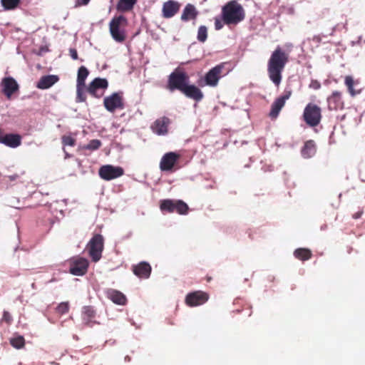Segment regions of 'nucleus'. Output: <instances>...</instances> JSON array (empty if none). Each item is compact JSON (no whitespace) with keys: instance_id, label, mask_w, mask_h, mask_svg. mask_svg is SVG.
<instances>
[{"instance_id":"1a4fd4ad","label":"nucleus","mask_w":365,"mask_h":365,"mask_svg":"<svg viewBox=\"0 0 365 365\" xmlns=\"http://www.w3.org/2000/svg\"><path fill=\"white\" fill-rule=\"evenodd\" d=\"M292 93V89L286 88L283 94L274 100L271 106L270 111L269 113V117L270 118L274 120L278 117L279 112L285 105L286 101L291 97Z\"/></svg>"},{"instance_id":"423d86ee","label":"nucleus","mask_w":365,"mask_h":365,"mask_svg":"<svg viewBox=\"0 0 365 365\" xmlns=\"http://www.w3.org/2000/svg\"><path fill=\"white\" fill-rule=\"evenodd\" d=\"M322 109L317 105L309 103L304 108L303 119L311 127L318 125L322 120Z\"/></svg>"},{"instance_id":"a878e982","label":"nucleus","mask_w":365,"mask_h":365,"mask_svg":"<svg viewBox=\"0 0 365 365\" xmlns=\"http://www.w3.org/2000/svg\"><path fill=\"white\" fill-rule=\"evenodd\" d=\"M294 256L301 261H306L311 259L312 253L309 249L298 248L294 250Z\"/></svg>"},{"instance_id":"ea45409f","label":"nucleus","mask_w":365,"mask_h":365,"mask_svg":"<svg viewBox=\"0 0 365 365\" xmlns=\"http://www.w3.org/2000/svg\"><path fill=\"white\" fill-rule=\"evenodd\" d=\"M309 87L314 90H318L320 88L321 84L317 80H312L309 84Z\"/></svg>"},{"instance_id":"a18cd8bd","label":"nucleus","mask_w":365,"mask_h":365,"mask_svg":"<svg viewBox=\"0 0 365 365\" xmlns=\"http://www.w3.org/2000/svg\"><path fill=\"white\" fill-rule=\"evenodd\" d=\"M64 152H65V154H66V157L65 158H70V155L68 153H66L65 150H64Z\"/></svg>"},{"instance_id":"bb28decb","label":"nucleus","mask_w":365,"mask_h":365,"mask_svg":"<svg viewBox=\"0 0 365 365\" xmlns=\"http://www.w3.org/2000/svg\"><path fill=\"white\" fill-rule=\"evenodd\" d=\"M137 0H120L117 4V9L122 11L131 10L136 4Z\"/></svg>"},{"instance_id":"cd10ccee","label":"nucleus","mask_w":365,"mask_h":365,"mask_svg":"<svg viewBox=\"0 0 365 365\" xmlns=\"http://www.w3.org/2000/svg\"><path fill=\"white\" fill-rule=\"evenodd\" d=\"M88 74V70L83 66H81L78 71L77 85H85L86 79Z\"/></svg>"},{"instance_id":"2f4dec72","label":"nucleus","mask_w":365,"mask_h":365,"mask_svg":"<svg viewBox=\"0 0 365 365\" xmlns=\"http://www.w3.org/2000/svg\"><path fill=\"white\" fill-rule=\"evenodd\" d=\"M344 83L346 86L349 93L354 96L356 95V92L354 89V85L355 83L354 80L352 76H346L344 79Z\"/></svg>"},{"instance_id":"de8ad7c7","label":"nucleus","mask_w":365,"mask_h":365,"mask_svg":"<svg viewBox=\"0 0 365 365\" xmlns=\"http://www.w3.org/2000/svg\"><path fill=\"white\" fill-rule=\"evenodd\" d=\"M334 31V28L331 29V34Z\"/></svg>"},{"instance_id":"20e7f679","label":"nucleus","mask_w":365,"mask_h":365,"mask_svg":"<svg viewBox=\"0 0 365 365\" xmlns=\"http://www.w3.org/2000/svg\"><path fill=\"white\" fill-rule=\"evenodd\" d=\"M128 25L127 19L120 15L114 16L109 24L110 33L112 38L117 42L122 43L126 38L125 28Z\"/></svg>"},{"instance_id":"f257e3e1","label":"nucleus","mask_w":365,"mask_h":365,"mask_svg":"<svg viewBox=\"0 0 365 365\" xmlns=\"http://www.w3.org/2000/svg\"><path fill=\"white\" fill-rule=\"evenodd\" d=\"M190 77L183 70L178 68L172 72L168 79L167 88L170 91L178 90L186 97L195 101H200L204 95L201 90L193 84H190Z\"/></svg>"},{"instance_id":"473e14b6","label":"nucleus","mask_w":365,"mask_h":365,"mask_svg":"<svg viewBox=\"0 0 365 365\" xmlns=\"http://www.w3.org/2000/svg\"><path fill=\"white\" fill-rule=\"evenodd\" d=\"M76 101L77 102H84L86 100V96L85 93V85H76Z\"/></svg>"},{"instance_id":"e433bc0d","label":"nucleus","mask_w":365,"mask_h":365,"mask_svg":"<svg viewBox=\"0 0 365 365\" xmlns=\"http://www.w3.org/2000/svg\"><path fill=\"white\" fill-rule=\"evenodd\" d=\"M61 141L63 146H74L76 145V139L71 135H63L61 138Z\"/></svg>"},{"instance_id":"7c9ffc66","label":"nucleus","mask_w":365,"mask_h":365,"mask_svg":"<svg viewBox=\"0 0 365 365\" xmlns=\"http://www.w3.org/2000/svg\"><path fill=\"white\" fill-rule=\"evenodd\" d=\"M83 315L88 321H91L96 317V311L91 306H86L83 308Z\"/></svg>"},{"instance_id":"f03ea898","label":"nucleus","mask_w":365,"mask_h":365,"mask_svg":"<svg viewBox=\"0 0 365 365\" xmlns=\"http://www.w3.org/2000/svg\"><path fill=\"white\" fill-rule=\"evenodd\" d=\"M289 62V54L277 46L267 62V73L270 81L278 87L282 79V72Z\"/></svg>"},{"instance_id":"393cba45","label":"nucleus","mask_w":365,"mask_h":365,"mask_svg":"<svg viewBox=\"0 0 365 365\" xmlns=\"http://www.w3.org/2000/svg\"><path fill=\"white\" fill-rule=\"evenodd\" d=\"M316 145L314 140H309L305 142L302 148L301 153L304 158L313 157L316 153Z\"/></svg>"},{"instance_id":"412c9836","label":"nucleus","mask_w":365,"mask_h":365,"mask_svg":"<svg viewBox=\"0 0 365 365\" xmlns=\"http://www.w3.org/2000/svg\"><path fill=\"white\" fill-rule=\"evenodd\" d=\"M106 297L113 303L119 305H125L127 302V298L121 292L114 289H108L106 291Z\"/></svg>"},{"instance_id":"c85d7f7f","label":"nucleus","mask_w":365,"mask_h":365,"mask_svg":"<svg viewBox=\"0 0 365 365\" xmlns=\"http://www.w3.org/2000/svg\"><path fill=\"white\" fill-rule=\"evenodd\" d=\"M11 345L16 349H21L25 346V339L22 336H17L10 339Z\"/></svg>"},{"instance_id":"c9c22d12","label":"nucleus","mask_w":365,"mask_h":365,"mask_svg":"<svg viewBox=\"0 0 365 365\" xmlns=\"http://www.w3.org/2000/svg\"><path fill=\"white\" fill-rule=\"evenodd\" d=\"M101 145V142L99 140L94 139L91 140L86 145V149L95 150L98 149Z\"/></svg>"},{"instance_id":"49530a36","label":"nucleus","mask_w":365,"mask_h":365,"mask_svg":"<svg viewBox=\"0 0 365 365\" xmlns=\"http://www.w3.org/2000/svg\"><path fill=\"white\" fill-rule=\"evenodd\" d=\"M207 282H210L211 280V277H207Z\"/></svg>"},{"instance_id":"7ed1b4c3","label":"nucleus","mask_w":365,"mask_h":365,"mask_svg":"<svg viewBox=\"0 0 365 365\" xmlns=\"http://www.w3.org/2000/svg\"><path fill=\"white\" fill-rule=\"evenodd\" d=\"M221 15L225 25L236 26L245 19V11L236 0H232L222 7Z\"/></svg>"},{"instance_id":"72a5a7b5","label":"nucleus","mask_w":365,"mask_h":365,"mask_svg":"<svg viewBox=\"0 0 365 365\" xmlns=\"http://www.w3.org/2000/svg\"><path fill=\"white\" fill-rule=\"evenodd\" d=\"M69 303L68 302L60 303L56 308V313L59 316L63 315L69 311Z\"/></svg>"},{"instance_id":"a19ab883","label":"nucleus","mask_w":365,"mask_h":365,"mask_svg":"<svg viewBox=\"0 0 365 365\" xmlns=\"http://www.w3.org/2000/svg\"><path fill=\"white\" fill-rule=\"evenodd\" d=\"M69 53H70V56H71V57L73 59H74V60L78 59V53H77L76 49H75V48H70V49H69Z\"/></svg>"},{"instance_id":"58836bf2","label":"nucleus","mask_w":365,"mask_h":365,"mask_svg":"<svg viewBox=\"0 0 365 365\" xmlns=\"http://www.w3.org/2000/svg\"><path fill=\"white\" fill-rule=\"evenodd\" d=\"M224 22L222 20V16L220 18V17H215V29L216 30H220L223 28L224 26Z\"/></svg>"},{"instance_id":"4468645a","label":"nucleus","mask_w":365,"mask_h":365,"mask_svg":"<svg viewBox=\"0 0 365 365\" xmlns=\"http://www.w3.org/2000/svg\"><path fill=\"white\" fill-rule=\"evenodd\" d=\"M209 299V294L203 291L197 290L188 293L185 297V304L189 307L200 306Z\"/></svg>"},{"instance_id":"2eb2a0df","label":"nucleus","mask_w":365,"mask_h":365,"mask_svg":"<svg viewBox=\"0 0 365 365\" xmlns=\"http://www.w3.org/2000/svg\"><path fill=\"white\" fill-rule=\"evenodd\" d=\"M108 87V82L106 78H96L89 84L87 91L93 97L100 98L103 92L99 93L100 89L106 90Z\"/></svg>"},{"instance_id":"aec40b11","label":"nucleus","mask_w":365,"mask_h":365,"mask_svg":"<svg viewBox=\"0 0 365 365\" xmlns=\"http://www.w3.org/2000/svg\"><path fill=\"white\" fill-rule=\"evenodd\" d=\"M133 272L135 275L141 279H148L151 273V266L146 262H141L138 264L133 265Z\"/></svg>"},{"instance_id":"dca6fc26","label":"nucleus","mask_w":365,"mask_h":365,"mask_svg":"<svg viewBox=\"0 0 365 365\" xmlns=\"http://www.w3.org/2000/svg\"><path fill=\"white\" fill-rule=\"evenodd\" d=\"M0 86L2 93L8 99H10L12 95L19 89L16 81L10 76L4 78L1 81Z\"/></svg>"},{"instance_id":"0eeeda50","label":"nucleus","mask_w":365,"mask_h":365,"mask_svg":"<svg viewBox=\"0 0 365 365\" xmlns=\"http://www.w3.org/2000/svg\"><path fill=\"white\" fill-rule=\"evenodd\" d=\"M160 208L162 212L169 213L176 212L179 215H186L188 212V205L182 200H163L160 203Z\"/></svg>"},{"instance_id":"5701e85b","label":"nucleus","mask_w":365,"mask_h":365,"mask_svg":"<svg viewBox=\"0 0 365 365\" xmlns=\"http://www.w3.org/2000/svg\"><path fill=\"white\" fill-rule=\"evenodd\" d=\"M1 143L10 148H17L21 144V136L19 134H6Z\"/></svg>"},{"instance_id":"f3484780","label":"nucleus","mask_w":365,"mask_h":365,"mask_svg":"<svg viewBox=\"0 0 365 365\" xmlns=\"http://www.w3.org/2000/svg\"><path fill=\"white\" fill-rule=\"evenodd\" d=\"M180 4L174 0H169L163 4L162 16L165 19H170L178 13L180 9Z\"/></svg>"},{"instance_id":"9d476101","label":"nucleus","mask_w":365,"mask_h":365,"mask_svg":"<svg viewBox=\"0 0 365 365\" xmlns=\"http://www.w3.org/2000/svg\"><path fill=\"white\" fill-rule=\"evenodd\" d=\"M69 272L73 275L83 276L87 271L89 266V262L83 257H76L70 260Z\"/></svg>"},{"instance_id":"c756f323","label":"nucleus","mask_w":365,"mask_h":365,"mask_svg":"<svg viewBox=\"0 0 365 365\" xmlns=\"http://www.w3.org/2000/svg\"><path fill=\"white\" fill-rule=\"evenodd\" d=\"M21 0H1L2 6L5 10L16 9L20 4Z\"/></svg>"},{"instance_id":"6e6552de","label":"nucleus","mask_w":365,"mask_h":365,"mask_svg":"<svg viewBox=\"0 0 365 365\" xmlns=\"http://www.w3.org/2000/svg\"><path fill=\"white\" fill-rule=\"evenodd\" d=\"M103 106L110 113H113L118 109H123V93L122 91L115 92L105 97L103 99Z\"/></svg>"},{"instance_id":"39448f33","label":"nucleus","mask_w":365,"mask_h":365,"mask_svg":"<svg viewBox=\"0 0 365 365\" xmlns=\"http://www.w3.org/2000/svg\"><path fill=\"white\" fill-rule=\"evenodd\" d=\"M89 256L92 261L97 262L102 257L104 249V237L100 234H95L87 245Z\"/></svg>"},{"instance_id":"b1692460","label":"nucleus","mask_w":365,"mask_h":365,"mask_svg":"<svg viewBox=\"0 0 365 365\" xmlns=\"http://www.w3.org/2000/svg\"><path fill=\"white\" fill-rule=\"evenodd\" d=\"M58 81V77L55 75L42 76L37 83L36 87L39 89H47L54 85Z\"/></svg>"},{"instance_id":"4be33fe9","label":"nucleus","mask_w":365,"mask_h":365,"mask_svg":"<svg viewBox=\"0 0 365 365\" xmlns=\"http://www.w3.org/2000/svg\"><path fill=\"white\" fill-rule=\"evenodd\" d=\"M198 15V11L194 5L187 4L181 14L180 19L184 21H188L191 20H195Z\"/></svg>"},{"instance_id":"4c0bfd02","label":"nucleus","mask_w":365,"mask_h":365,"mask_svg":"<svg viewBox=\"0 0 365 365\" xmlns=\"http://www.w3.org/2000/svg\"><path fill=\"white\" fill-rule=\"evenodd\" d=\"M12 322L13 318L11 314L8 311H4L1 318V322H5L7 325H10L11 324Z\"/></svg>"},{"instance_id":"c03bdc74","label":"nucleus","mask_w":365,"mask_h":365,"mask_svg":"<svg viewBox=\"0 0 365 365\" xmlns=\"http://www.w3.org/2000/svg\"><path fill=\"white\" fill-rule=\"evenodd\" d=\"M6 134L4 132V130L0 128V143H1L2 139L5 137Z\"/></svg>"},{"instance_id":"a211bd4d","label":"nucleus","mask_w":365,"mask_h":365,"mask_svg":"<svg viewBox=\"0 0 365 365\" xmlns=\"http://www.w3.org/2000/svg\"><path fill=\"white\" fill-rule=\"evenodd\" d=\"M328 108L330 110H342L344 106L341 92L335 91L327 98Z\"/></svg>"},{"instance_id":"f704fd0d","label":"nucleus","mask_w":365,"mask_h":365,"mask_svg":"<svg viewBox=\"0 0 365 365\" xmlns=\"http://www.w3.org/2000/svg\"><path fill=\"white\" fill-rule=\"evenodd\" d=\"M197 40L204 43L207 38V29L205 26H200L197 31Z\"/></svg>"},{"instance_id":"6ab92c4d","label":"nucleus","mask_w":365,"mask_h":365,"mask_svg":"<svg viewBox=\"0 0 365 365\" xmlns=\"http://www.w3.org/2000/svg\"><path fill=\"white\" fill-rule=\"evenodd\" d=\"M170 123V120L165 116L157 119L151 125L152 130L159 135H163L168 133V125Z\"/></svg>"},{"instance_id":"f8f14e48","label":"nucleus","mask_w":365,"mask_h":365,"mask_svg":"<svg viewBox=\"0 0 365 365\" xmlns=\"http://www.w3.org/2000/svg\"><path fill=\"white\" fill-rule=\"evenodd\" d=\"M225 63H220L211 68L205 76V84L210 87H215L219 80L224 76L222 71L225 68Z\"/></svg>"},{"instance_id":"37998d69","label":"nucleus","mask_w":365,"mask_h":365,"mask_svg":"<svg viewBox=\"0 0 365 365\" xmlns=\"http://www.w3.org/2000/svg\"><path fill=\"white\" fill-rule=\"evenodd\" d=\"M363 213H364L363 210H359V212H357L354 213V214L352 215V217H353L354 219H359V218H360V217H361V215H363Z\"/></svg>"},{"instance_id":"79ce46f5","label":"nucleus","mask_w":365,"mask_h":365,"mask_svg":"<svg viewBox=\"0 0 365 365\" xmlns=\"http://www.w3.org/2000/svg\"><path fill=\"white\" fill-rule=\"evenodd\" d=\"M90 0H76V6L87 5Z\"/></svg>"},{"instance_id":"9b49d317","label":"nucleus","mask_w":365,"mask_h":365,"mask_svg":"<svg viewBox=\"0 0 365 365\" xmlns=\"http://www.w3.org/2000/svg\"><path fill=\"white\" fill-rule=\"evenodd\" d=\"M98 174L102 179L108 181L123 175L124 170L119 166L106 165L100 168Z\"/></svg>"},{"instance_id":"ddd939ff","label":"nucleus","mask_w":365,"mask_h":365,"mask_svg":"<svg viewBox=\"0 0 365 365\" xmlns=\"http://www.w3.org/2000/svg\"><path fill=\"white\" fill-rule=\"evenodd\" d=\"M180 155L174 153L169 152L165 153L161 158L160 162V169L162 171L172 172L176 170L175 168V165L178 163Z\"/></svg>"}]
</instances>
